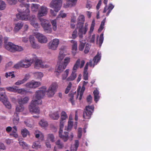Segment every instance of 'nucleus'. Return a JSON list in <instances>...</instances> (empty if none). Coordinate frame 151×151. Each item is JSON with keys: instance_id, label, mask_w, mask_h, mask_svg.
<instances>
[{"instance_id": "nucleus-1", "label": "nucleus", "mask_w": 151, "mask_h": 151, "mask_svg": "<svg viewBox=\"0 0 151 151\" xmlns=\"http://www.w3.org/2000/svg\"><path fill=\"white\" fill-rule=\"evenodd\" d=\"M29 4H21L19 5V8L17 9L19 13L16 15L17 18L22 20L30 21L31 24L36 28H39V24L36 22L35 15H32L29 17L30 11L29 9Z\"/></svg>"}, {"instance_id": "nucleus-2", "label": "nucleus", "mask_w": 151, "mask_h": 151, "mask_svg": "<svg viewBox=\"0 0 151 151\" xmlns=\"http://www.w3.org/2000/svg\"><path fill=\"white\" fill-rule=\"evenodd\" d=\"M40 89V90L36 92L35 96L33 97L29 107L30 112L37 114H39L40 113V110L38 105L42 104L41 99L45 95L46 88L44 86Z\"/></svg>"}, {"instance_id": "nucleus-3", "label": "nucleus", "mask_w": 151, "mask_h": 151, "mask_svg": "<svg viewBox=\"0 0 151 151\" xmlns=\"http://www.w3.org/2000/svg\"><path fill=\"white\" fill-rule=\"evenodd\" d=\"M35 60V58H27L25 59L21 60L16 64L14 67L16 68H18L20 67L28 68L31 65Z\"/></svg>"}, {"instance_id": "nucleus-4", "label": "nucleus", "mask_w": 151, "mask_h": 151, "mask_svg": "<svg viewBox=\"0 0 151 151\" xmlns=\"http://www.w3.org/2000/svg\"><path fill=\"white\" fill-rule=\"evenodd\" d=\"M39 20L45 32L47 33H51L52 31V29L49 21L47 19L41 18H40Z\"/></svg>"}, {"instance_id": "nucleus-5", "label": "nucleus", "mask_w": 151, "mask_h": 151, "mask_svg": "<svg viewBox=\"0 0 151 151\" xmlns=\"http://www.w3.org/2000/svg\"><path fill=\"white\" fill-rule=\"evenodd\" d=\"M5 47L7 50L12 52H14L16 51H21L23 50V48L21 46L15 45L11 42H9L6 45Z\"/></svg>"}, {"instance_id": "nucleus-6", "label": "nucleus", "mask_w": 151, "mask_h": 151, "mask_svg": "<svg viewBox=\"0 0 151 151\" xmlns=\"http://www.w3.org/2000/svg\"><path fill=\"white\" fill-rule=\"evenodd\" d=\"M64 121H60V130L59 132V136L60 137L63 139L64 142H66L68 139V133L64 132L63 134H62L63 129L64 127Z\"/></svg>"}, {"instance_id": "nucleus-7", "label": "nucleus", "mask_w": 151, "mask_h": 151, "mask_svg": "<svg viewBox=\"0 0 151 151\" xmlns=\"http://www.w3.org/2000/svg\"><path fill=\"white\" fill-rule=\"evenodd\" d=\"M94 109L93 105L86 106L83 112V118L85 119H90L93 112Z\"/></svg>"}, {"instance_id": "nucleus-8", "label": "nucleus", "mask_w": 151, "mask_h": 151, "mask_svg": "<svg viewBox=\"0 0 151 151\" xmlns=\"http://www.w3.org/2000/svg\"><path fill=\"white\" fill-rule=\"evenodd\" d=\"M62 4V0H52L50 4V7L54 9L55 11L58 12Z\"/></svg>"}, {"instance_id": "nucleus-9", "label": "nucleus", "mask_w": 151, "mask_h": 151, "mask_svg": "<svg viewBox=\"0 0 151 151\" xmlns=\"http://www.w3.org/2000/svg\"><path fill=\"white\" fill-rule=\"evenodd\" d=\"M58 86V84L56 82L53 83L52 84L47 91V94L48 97H52L53 96Z\"/></svg>"}, {"instance_id": "nucleus-10", "label": "nucleus", "mask_w": 151, "mask_h": 151, "mask_svg": "<svg viewBox=\"0 0 151 151\" xmlns=\"http://www.w3.org/2000/svg\"><path fill=\"white\" fill-rule=\"evenodd\" d=\"M59 43V40L57 39H54L48 44L49 49L55 50L57 49Z\"/></svg>"}, {"instance_id": "nucleus-11", "label": "nucleus", "mask_w": 151, "mask_h": 151, "mask_svg": "<svg viewBox=\"0 0 151 151\" xmlns=\"http://www.w3.org/2000/svg\"><path fill=\"white\" fill-rule=\"evenodd\" d=\"M47 13V8L45 6H42L38 10L37 17L39 19L41 17L45 16Z\"/></svg>"}, {"instance_id": "nucleus-12", "label": "nucleus", "mask_w": 151, "mask_h": 151, "mask_svg": "<svg viewBox=\"0 0 151 151\" xmlns=\"http://www.w3.org/2000/svg\"><path fill=\"white\" fill-rule=\"evenodd\" d=\"M35 36L37 39L38 41L41 43H46L47 41V37L42 34L38 33L36 34Z\"/></svg>"}, {"instance_id": "nucleus-13", "label": "nucleus", "mask_w": 151, "mask_h": 151, "mask_svg": "<svg viewBox=\"0 0 151 151\" xmlns=\"http://www.w3.org/2000/svg\"><path fill=\"white\" fill-rule=\"evenodd\" d=\"M101 58V56L100 55L99 52H98L97 55L94 57L93 59V60L94 63V64H93L92 60H90L89 61V65L90 67H91L93 66V67L95 65V64H96L99 61Z\"/></svg>"}, {"instance_id": "nucleus-14", "label": "nucleus", "mask_w": 151, "mask_h": 151, "mask_svg": "<svg viewBox=\"0 0 151 151\" xmlns=\"http://www.w3.org/2000/svg\"><path fill=\"white\" fill-rule=\"evenodd\" d=\"M81 27H79V32L82 35L85 34L88 29V24L87 23H85L84 28H83V23H82Z\"/></svg>"}, {"instance_id": "nucleus-15", "label": "nucleus", "mask_w": 151, "mask_h": 151, "mask_svg": "<svg viewBox=\"0 0 151 151\" xmlns=\"http://www.w3.org/2000/svg\"><path fill=\"white\" fill-rule=\"evenodd\" d=\"M58 67L57 68L56 72V75L58 76L59 75L60 73L63 71L66 68L64 67V65L62 63L58 62L57 64Z\"/></svg>"}, {"instance_id": "nucleus-16", "label": "nucleus", "mask_w": 151, "mask_h": 151, "mask_svg": "<svg viewBox=\"0 0 151 151\" xmlns=\"http://www.w3.org/2000/svg\"><path fill=\"white\" fill-rule=\"evenodd\" d=\"M46 66L45 65L42 61L39 59H37L35 62V68L37 69H38L40 68H45Z\"/></svg>"}, {"instance_id": "nucleus-17", "label": "nucleus", "mask_w": 151, "mask_h": 151, "mask_svg": "<svg viewBox=\"0 0 151 151\" xmlns=\"http://www.w3.org/2000/svg\"><path fill=\"white\" fill-rule=\"evenodd\" d=\"M29 40L33 48L38 49L40 48L39 45L35 42V40L33 36H30Z\"/></svg>"}, {"instance_id": "nucleus-18", "label": "nucleus", "mask_w": 151, "mask_h": 151, "mask_svg": "<svg viewBox=\"0 0 151 151\" xmlns=\"http://www.w3.org/2000/svg\"><path fill=\"white\" fill-rule=\"evenodd\" d=\"M70 42L73 44L72 46V54L73 55H75L76 53V51L77 49V42L74 40H72L70 41Z\"/></svg>"}, {"instance_id": "nucleus-19", "label": "nucleus", "mask_w": 151, "mask_h": 151, "mask_svg": "<svg viewBox=\"0 0 151 151\" xmlns=\"http://www.w3.org/2000/svg\"><path fill=\"white\" fill-rule=\"evenodd\" d=\"M29 100V98L26 96L24 98H21L18 99V102L19 105H23L27 103Z\"/></svg>"}, {"instance_id": "nucleus-20", "label": "nucleus", "mask_w": 151, "mask_h": 151, "mask_svg": "<svg viewBox=\"0 0 151 151\" xmlns=\"http://www.w3.org/2000/svg\"><path fill=\"white\" fill-rule=\"evenodd\" d=\"M49 115L51 119L54 120H58L60 117L59 114L57 111L50 114Z\"/></svg>"}, {"instance_id": "nucleus-21", "label": "nucleus", "mask_w": 151, "mask_h": 151, "mask_svg": "<svg viewBox=\"0 0 151 151\" xmlns=\"http://www.w3.org/2000/svg\"><path fill=\"white\" fill-rule=\"evenodd\" d=\"M76 73L74 71H72L70 76L66 79V81H72L74 80L77 76Z\"/></svg>"}, {"instance_id": "nucleus-22", "label": "nucleus", "mask_w": 151, "mask_h": 151, "mask_svg": "<svg viewBox=\"0 0 151 151\" xmlns=\"http://www.w3.org/2000/svg\"><path fill=\"white\" fill-rule=\"evenodd\" d=\"M23 26V23L22 22L17 23L15 24L14 31L15 32H17L22 28Z\"/></svg>"}, {"instance_id": "nucleus-23", "label": "nucleus", "mask_w": 151, "mask_h": 151, "mask_svg": "<svg viewBox=\"0 0 151 151\" xmlns=\"http://www.w3.org/2000/svg\"><path fill=\"white\" fill-rule=\"evenodd\" d=\"M93 93L94 95V101L96 103L100 98L99 92L97 89H96L94 91Z\"/></svg>"}, {"instance_id": "nucleus-24", "label": "nucleus", "mask_w": 151, "mask_h": 151, "mask_svg": "<svg viewBox=\"0 0 151 151\" xmlns=\"http://www.w3.org/2000/svg\"><path fill=\"white\" fill-rule=\"evenodd\" d=\"M1 101L7 108L9 109L11 108V104L9 101H8L7 96Z\"/></svg>"}, {"instance_id": "nucleus-25", "label": "nucleus", "mask_w": 151, "mask_h": 151, "mask_svg": "<svg viewBox=\"0 0 151 151\" xmlns=\"http://www.w3.org/2000/svg\"><path fill=\"white\" fill-rule=\"evenodd\" d=\"M64 51V50H61L60 51L58 56V60L59 61L62 60L65 56L66 55L65 54Z\"/></svg>"}, {"instance_id": "nucleus-26", "label": "nucleus", "mask_w": 151, "mask_h": 151, "mask_svg": "<svg viewBox=\"0 0 151 151\" xmlns=\"http://www.w3.org/2000/svg\"><path fill=\"white\" fill-rule=\"evenodd\" d=\"M104 34L103 33H101L100 36L99 42H98V38L99 36H98L97 38V42L96 43L97 44H99V46L100 47L101 45L102 44L103 40H104V37H103Z\"/></svg>"}, {"instance_id": "nucleus-27", "label": "nucleus", "mask_w": 151, "mask_h": 151, "mask_svg": "<svg viewBox=\"0 0 151 151\" xmlns=\"http://www.w3.org/2000/svg\"><path fill=\"white\" fill-rule=\"evenodd\" d=\"M14 118L13 119V123L14 124H18L19 118L18 116V114L17 112H15L14 114Z\"/></svg>"}, {"instance_id": "nucleus-28", "label": "nucleus", "mask_w": 151, "mask_h": 151, "mask_svg": "<svg viewBox=\"0 0 151 151\" xmlns=\"http://www.w3.org/2000/svg\"><path fill=\"white\" fill-rule=\"evenodd\" d=\"M14 118L13 119V123L14 124H18L19 118L18 116V114L17 112H15L14 114Z\"/></svg>"}, {"instance_id": "nucleus-29", "label": "nucleus", "mask_w": 151, "mask_h": 151, "mask_svg": "<svg viewBox=\"0 0 151 151\" xmlns=\"http://www.w3.org/2000/svg\"><path fill=\"white\" fill-rule=\"evenodd\" d=\"M80 62V59H78L76 61L75 64L73 66V71H74L75 72H76V70L78 69L79 66Z\"/></svg>"}, {"instance_id": "nucleus-30", "label": "nucleus", "mask_w": 151, "mask_h": 151, "mask_svg": "<svg viewBox=\"0 0 151 151\" xmlns=\"http://www.w3.org/2000/svg\"><path fill=\"white\" fill-rule=\"evenodd\" d=\"M69 72V69H66L62 75V80H64L67 78Z\"/></svg>"}, {"instance_id": "nucleus-31", "label": "nucleus", "mask_w": 151, "mask_h": 151, "mask_svg": "<svg viewBox=\"0 0 151 151\" xmlns=\"http://www.w3.org/2000/svg\"><path fill=\"white\" fill-rule=\"evenodd\" d=\"M70 58L69 57H67L65 58L64 60V62L62 63L64 65V67L66 68L68 65L70 61Z\"/></svg>"}, {"instance_id": "nucleus-32", "label": "nucleus", "mask_w": 151, "mask_h": 151, "mask_svg": "<svg viewBox=\"0 0 151 151\" xmlns=\"http://www.w3.org/2000/svg\"><path fill=\"white\" fill-rule=\"evenodd\" d=\"M67 118L68 116L66 112L64 111H63L61 113L60 121H63Z\"/></svg>"}, {"instance_id": "nucleus-33", "label": "nucleus", "mask_w": 151, "mask_h": 151, "mask_svg": "<svg viewBox=\"0 0 151 151\" xmlns=\"http://www.w3.org/2000/svg\"><path fill=\"white\" fill-rule=\"evenodd\" d=\"M34 76L37 79H40L43 76L42 73L41 72H37L34 73Z\"/></svg>"}, {"instance_id": "nucleus-34", "label": "nucleus", "mask_w": 151, "mask_h": 151, "mask_svg": "<svg viewBox=\"0 0 151 151\" xmlns=\"http://www.w3.org/2000/svg\"><path fill=\"white\" fill-rule=\"evenodd\" d=\"M16 87L17 86H10L6 87V88L8 91L16 93Z\"/></svg>"}, {"instance_id": "nucleus-35", "label": "nucleus", "mask_w": 151, "mask_h": 151, "mask_svg": "<svg viewBox=\"0 0 151 151\" xmlns=\"http://www.w3.org/2000/svg\"><path fill=\"white\" fill-rule=\"evenodd\" d=\"M21 134L23 137H26L27 135L29 134V132L27 129L25 128L22 130Z\"/></svg>"}, {"instance_id": "nucleus-36", "label": "nucleus", "mask_w": 151, "mask_h": 151, "mask_svg": "<svg viewBox=\"0 0 151 151\" xmlns=\"http://www.w3.org/2000/svg\"><path fill=\"white\" fill-rule=\"evenodd\" d=\"M39 5L37 4H32L31 7V9L32 11L36 12L38 9Z\"/></svg>"}, {"instance_id": "nucleus-37", "label": "nucleus", "mask_w": 151, "mask_h": 151, "mask_svg": "<svg viewBox=\"0 0 151 151\" xmlns=\"http://www.w3.org/2000/svg\"><path fill=\"white\" fill-rule=\"evenodd\" d=\"M73 122L72 121H68V126L66 129H65L67 131H69L71 130V129L73 127Z\"/></svg>"}, {"instance_id": "nucleus-38", "label": "nucleus", "mask_w": 151, "mask_h": 151, "mask_svg": "<svg viewBox=\"0 0 151 151\" xmlns=\"http://www.w3.org/2000/svg\"><path fill=\"white\" fill-rule=\"evenodd\" d=\"M74 93L70 92L69 94V96L70 97L69 99V101L71 102L72 105L74 104V101L73 100Z\"/></svg>"}, {"instance_id": "nucleus-39", "label": "nucleus", "mask_w": 151, "mask_h": 151, "mask_svg": "<svg viewBox=\"0 0 151 151\" xmlns=\"http://www.w3.org/2000/svg\"><path fill=\"white\" fill-rule=\"evenodd\" d=\"M24 109L23 105H19L17 106L16 108V111L17 112H20L22 111Z\"/></svg>"}, {"instance_id": "nucleus-40", "label": "nucleus", "mask_w": 151, "mask_h": 151, "mask_svg": "<svg viewBox=\"0 0 151 151\" xmlns=\"http://www.w3.org/2000/svg\"><path fill=\"white\" fill-rule=\"evenodd\" d=\"M51 23L52 25V29L53 30L55 31L57 29V20L56 19L52 20Z\"/></svg>"}, {"instance_id": "nucleus-41", "label": "nucleus", "mask_w": 151, "mask_h": 151, "mask_svg": "<svg viewBox=\"0 0 151 151\" xmlns=\"http://www.w3.org/2000/svg\"><path fill=\"white\" fill-rule=\"evenodd\" d=\"M39 123V125L42 127H45L48 125L47 122L42 120H41Z\"/></svg>"}, {"instance_id": "nucleus-42", "label": "nucleus", "mask_w": 151, "mask_h": 151, "mask_svg": "<svg viewBox=\"0 0 151 151\" xmlns=\"http://www.w3.org/2000/svg\"><path fill=\"white\" fill-rule=\"evenodd\" d=\"M95 20L93 19L92 20L90 27V31L89 32L90 33H91L93 32L94 29V27L95 26Z\"/></svg>"}, {"instance_id": "nucleus-43", "label": "nucleus", "mask_w": 151, "mask_h": 151, "mask_svg": "<svg viewBox=\"0 0 151 151\" xmlns=\"http://www.w3.org/2000/svg\"><path fill=\"white\" fill-rule=\"evenodd\" d=\"M6 7V4L5 2L1 1H0V10H3L5 9Z\"/></svg>"}, {"instance_id": "nucleus-44", "label": "nucleus", "mask_w": 151, "mask_h": 151, "mask_svg": "<svg viewBox=\"0 0 151 151\" xmlns=\"http://www.w3.org/2000/svg\"><path fill=\"white\" fill-rule=\"evenodd\" d=\"M78 20L80 21L79 23H80L81 25H82V23H83V24L85 21L84 16L83 15L79 16L78 18Z\"/></svg>"}, {"instance_id": "nucleus-45", "label": "nucleus", "mask_w": 151, "mask_h": 151, "mask_svg": "<svg viewBox=\"0 0 151 151\" xmlns=\"http://www.w3.org/2000/svg\"><path fill=\"white\" fill-rule=\"evenodd\" d=\"M56 145H57L59 149H62L63 147V145L62 143H61L60 140H58L56 141L55 143Z\"/></svg>"}, {"instance_id": "nucleus-46", "label": "nucleus", "mask_w": 151, "mask_h": 151, "mask_svg": "<svg viewBox=\"0 0 151 151\" xmlns=\"http://www.w3.org/2000/svg\"><path fill=\"white\" fill-rule=\"evenodd\" d=\"M72 84L71 82H70L67 86V88H66L65 91V94L68 93L70 90L71 87H72Z\"/></svg>"}, {"instance_id": "nucleus-47", "label": "nucleus", "mask_w": 151, "mask_h": 151, "mask_svg": "<svg viewBox=\"0 0 151 151\" xmlns=\"http://www.w3.org/2000/svg\"><path fill=\"white\" fill-rule=\"evenodd\" d=\"M14 72H6L5 73V76L6 78H8V77L11 76L12 78H13L15 77L14 74Z\"/></svg>"}, {"instance_id": "nucleus-48", "label": "nucleus", "mask_w": 151, "mask_h": 151, "mask_svg": "<svg viewBox=\"0 0 151 151\" xmlns=\"http://www.w3.org/2000/svg\"><path fill=\"white\" fill-rule=\"evenodd\" d=\"M26 90L24 88H17V87H16V92H17L19 93H21V94H23V93L25 92Z\"/></svg>"}, {"instance_id": "nucleus-49", "label": "nucleus", "mask_w": 151, "mask_h": 151, "mask_svg": "<svg viewBox=\"0 0 151 151\" xmlns=\"http://www.w3.org/2000/svg\"><path fill=\"white\" fill-rule=\"evenodd\" d=\"M77 37V30L76 29L73 32L72 34V35L71 38L73 39H75Z\"/></svg>"}, {"instance_id": "nucleus-50", "label": "nucleus", "mask_w": 151, "mask_h": 151, "mask_svg": "<svg viewBox=\"0 0 151 151\" xmlns=\"http://www.w3.org/2000/svg\"><path fill=\"white\" fill-rule=\"evenodd\" d=\"M19 143L21 146H22L23 148L27 147V145L22 140L19 141Z\"/></svg>"}, {"instance_id": "nucleus-51", "label": "nucleus", "mask_w": 151, "mask_h": 151, "mask_svg": "<svg viewBox=\"0 0 151 151\" xmlns=\"http://www.w3.org/2000/svg\"><path fill=\"white\" fill-rule=\"evenodd\" d=\"M33 88H36L41 85V83L39 82L33 81Z\"/></svg>"}, {"instance_id": "nucleus-52", "label": "nucleus", "mask_w": 151, "mask_h": 151, "mask_svg": "<svg viewBox=\"0 0 151 151\" xmlns=\"http://www.w3.org/2000/svg\"><path fill=\"white\" fill-rule=\"evenodd\" d=\"M6 97V95L5 92L3 93L0 92V101H2Z\"/></svg>"}, {"instance_id": "nucleus-53", "label": "nucleus", "mask_w": 151, "mask_h": 151, "mask_svg": "<svg viewBox=\"0 0 151 151\" xmlns=\"http://www.w3.org/2000/svg\"><path fill=\"white\" fill-rule=\"evenodd\" d=\"M25 86L27 88H33V81H32L31 82H29L27 83L25 85Z\"/></svg>"}, {"instance_id": "nucleus-54", "label": "nucleus", "mask_w": 151, "mask_h": 151, "mask_svg": "<svg viewBox=\"0 0 151 151\" xmlns=\"http://www.w3.org/2000/svg\"><path fill=\"white\" fill-rule=\"evenodd\" d=\"M47 138L50 140L52 142L54 141V137L53 135L52 134H49L48 135Z\"/></svg>"}, {"instance_id": "nucleus-55", "label": "nucleus", "mask_w": 151, "mask_h": 151, "mask_svg": "<svg viewBox=\"0 0 151 151\" xmlns=\"http://www.w3.org/2000/svg\"><path fill=\"white\" fill-rule=\"evenodd\" d=\"M41 145L38 143V142H34L32 145V147L34 148L37 149L41 148Z\"/></svg>"}, {"instance_id": "nucleus-56", "label": "nucleus", "mask_w": 151, "mask_h": 151, "mask_svg": "<svg viewBox=\"0 0 151 151\" xmlns=\"http://www.w3.org/2000/svg\"><path fill=\"white\" fill-rule=\"evenodd\" d=\"M8 3L11 5H14L17 2V0H6Z\"/></svg>"}, {"instance_id": "nucleus-57", "label": "nucleus", "mask_w": 151, "mask_h": 151, "mask_svg": "<svg viewBox=\"0 0 151 151\" xmlns=\"http://www.w3.org/2000/svg\"><path fill=\"white\" fill-rule=\"evenodd\" d=\"M67 16V14L65 13H63V11H60V14L58 15V17H61L62 18H64L65 17Z\"/></svg>"}, {"instance_id": "nucleus-58", "label": "nucleus", "mask_w": 151, "mask_h": 151, "mask_svg": "<svg viewBox=\"0 0 151 151\" xmlns=\"http://www.w3.org/2000/svg\"><path fill=\"white\" fill-rule=\"evenodd\" d=\"M90 46L88 44H87L86 45L85 50L84 51V53L87 54L89 52Z\"/></svg>"}, {"instance_id": "nucleus-59", "label": "nucleus", "mask_w": 151, "mask_h": 151, "mask_svg": "<svg viewBox=\"0 0 151 151\" xmlns=\"http://www.w3.org/2000/svg\"><path fill=\"white\" fill-rule=\"evenodd\" d=\"M85 45V43L81 42L79 47V50L80 51H82Z\"/></svg>"}, {"instance_id": "nucleus-60", "label": "nucleus", "mask_w": 151, "mask_h": 151, "mask_svg": "<svg viewBox=\"0 0 151 151\" xmlns=\"http://www.w3.org/2000/svg\"><path fill=\"white\" fill-rule=\"evenodd\" d=\"M25 82L23 79L19 80L17 81L15 83V84L16 85H20L24 83Z\"/></svg>"}, {"instance_id": "nucleus-61", "label": "nucleus", "mask_w": 151, "mask_h": 151, "mask_svg": "<svg viewBox=\"0 0 151 151\" xmlns=\"http://www.w3.org/2000/svg\"><path fill=\"white\" fill-rule=\"evenodd\" d=\"M92 97L91 95H89L87 98V101L88 104H90L92 101Z\"/></svg>"}, {"instance_id": "nucleus-62", "label": "nucleus", "mask_w": 151, "mask_h": 151, "mask_svg": "<svg viewBox=\"0 0 151 151\" xmlns=\"http://www.w3.org/2000/svg\"><path fill=\"white\" fill-rule=\"evenodd\" d=\"M82 135V129L81 128H79L78 130V137L80 138Z\"/></svg>"}, {"instance_id": "nucleus-63", "label": "nucleus", "mask_w": 151, "mask_h": 151, "mask_svg": "<svg viewBox=\"0 0 151 151\" xmlns=\"http://www.w3.org/2000/svg\"><path fill=\"white\" fill-rule=\"evenodd\" d=\"M88 72H83V79L85 80H87L88 79Z\"/></svg>"}, {"instance_id": "nucleus-64", "label": "nucleus", "mask_w": 151, "mask_h": 151, "mask_svg": "<svg viewBox=\"0 0 151 151\" xmlns=\"http://www.w3.org/2000/svg\"><path fill=\"white\" fill-rule=\"evenodd\" d=\"M50 13L51 15L53 16H55L57 15V13L58 12H56L55 10L54 11L52 9H51L50 10Z\"/></svg>"}]
</instances>
